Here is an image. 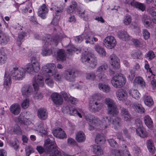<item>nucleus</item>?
I'll return each instance as SVG.
<instances>
[{
    "instance_id": "nucleus-54",
    "label": "nucleus",
    "mask_w": 156,
    "mask_h": 156,
    "mask_svg": "<svg viewBox=\"0 0 156 156\" xmlns=\"http://www.w3.org/2000/svg\"><path fill=\"white\" fill-rule=\"evenodd\" d=\"M104 138L103 135L98 134L96 136L95 141V142L98 144L100 143V142L101 141L104 140Z\"/></svg>"
},
{
    "instance_id": "nucleus-45",
    "label": "nucleus",
    "mask_w": 156,
    "mask_h": 156,
    "mask_svg": "<svg viewBox=\"0 0 156 156\" xmlns=\"http://www.w3.org/2000/svg\"><path fill=\"white\" fill-rule=\"evenodd\" d=\"M105 103L107 105V108L116 104L113 100L110 98H106L105 100Z\"/></svg>"
},
{
    "instance_id": "nucleus-25",
    "label": "nucleus",
    "mask_w": 156,
    "mask_h": 156,
    "mask_svg": "<svg viewBox=\"0 0 156 156\" xmlns=\"http://www.w3.org/2000/svg\"><path fill=\"white\" fill-rule=\"evenodd\" d=\"M144 121L145 125L148 128H151L153 126L152 120L149 115H146L144 117Z\"/></svg>"
},
{
    "instance_id": "nucleus-28",
    "label": "nucleus",
    "mask_w": 156,
    "mask_h": 156,
    "mask_svg": "<svg viewBox=\"0 0 156 156\" xmlns=\"http://www.w3.org/2000/svg\"><path fill=\"white\" fill-rule=\"evenodd\" d=\"M92 35V33L91 32H89L88 33H87L86 32H84L82 34V36H83V39L84 38L86 40V42L87 43H93V40H91V35Z\"/></svg>"
},
{
    "instance_id": "nucleus-1",
    "label": "nucleus",
    "mask_w": 156,
    "mask_h": 156,
    "mask_svg": "<svg viewBox=\"0 0 156 156\" xmlns=\"http://www.w3.org/2000/svg\"><path fill=\"white\" fill-rule=\"evenodd\" d=\"M40 69V65L37 63L35 65L30 63L26 65L25 69L18 66H11L9 69L10 75L13 80H21L25 76L26 70L31 74L37 73Z\"/></svg>"
},
{
    "instance_id": "nucleus-24",
    "label": "nucleus",
    "mask_w": 156,
    "mask_h": 156,
    "mask_svg": "<svg viewBox=\"0 0 156 156\" xmlns=\"http://www.w3.org/2000/svg\"><path fill=\"white\" fill-rule=\"evenodd\" d=\"M98 88L100 90L106 93H108L111 91V88L108 84L103 83L98 84Z\"/></svg>"
},
{
    "instance_id": "nucleus-31",
    "label": "nucleus",
    "mask_w": 156,
    "mask_h": 156,
    "mask_svg": "<svg viewBox=\"0 0 156 156\" xmlns=\"http://www.w3.org/2000/svg\"><path fill=\"white\" fill-rule=\"evenodd\" d=\"M93 151L94 154L98 155L103 154V151L100 146L98 145H94L92 146Z\"/></svg>"
},
{
    "instance_id": "nucleus-11",
    "label": "nucleus",
    "mask_w": 156,
    "mask_h": 156,
    "mask_svg": "<svg viewBox=\"0 0 156 156\" xmlns=\"http://www.w3.org/2000/svg\"><path fill=\"white\" fill-rule=\"evenodd\" d=\"M103 106L102 103L97 101H92L91 100L89 101V109L91 111L96 112L99 111Z\"/></svg>"
},
{
    "instance_id": "nucleus-2",
    "label": "nucleus",
    "mask_w": 156,
    "mask_h": 156,
    "mask_svg": "<svg viewBox=\"0 0 156 156\" xmlns=\"http://www.w3.org/2000/svg\"><path fill=\"white\" fill-rule=\"evenodd\" d=\"M85 117L89 125L93 124L95 127L100 126L102 129L108 128L111 121V117L107 116H103L101 119V121L97 117L90 114L87 115Z\"/></svg>"
},
{
    "instance_id": "nucleus-29",
    "label": "nucleus",
    "mask_w": 156,
    "mask_h": 156,
    "mask_svg": "<svg viewBox=\"0 0 156 156\" xmlns=\"http://www.w3.org/2000/svg\"><path fill=\"white\" fill-rule=\"evenodd\" d=\"M11 76L5 73V75L4 84L6 89L9 88L11 86Z\"/></svg>"
},
{
    "instance_id": "nucleus-30",
    "label": "nucleus",
    "mask_w": 156,
    "mask_h": 156,
    "mask_svg": "<svg viewBox=\"0 0 156 156\" xmlns=\"http://www.w3.org/2000/svg\"><path fill=\"white\" fill-rule=\"evenodd\" d=\"M94 48L96 51L101 56L104 57L106 56V52L102 47L96 44L95 45Z\"/></svg>"
},
{
    "instance_id": "nucleus-55",
    "label": "nucleus",
    "mask_w": 156,
    "mask_h": 156,
    "mask_svg": "<svg viewBox=\"0 0 156 156\" xmlns=\"http://www.w3.org/2000/svg\"><path fill=\"white\" fill-rule=\"evenodd\" d=\"M67 143L69 145L71 146H75L77 144V143L75 140L71 138L68 139Z\"/></svg>"
},
{
    "instance_id": "nucleus-4",
    "label": "nucleus",
    "mask_w": 156,
    "mask_h": 156,
    "mask_svg": "<svg viewBox=\"0 0 156 156\" xmlns=\"http://www.w3.org/2000/svg\"><path fill=\"white\" fill-rule=\"evenodd\" d=\"M45 144L46 150L49 153L51 152L49 156H62L56 148L57 146L55 142L51 141L49 139H48L46 140Z\"/></svg>"
},
{
    "instance_id": "nucleus-56",
    "label": "nucleus",
    "mask_w": 156,
    "mask_h": 156,
    "mask_svg": "<svg viewBox=\"0 0 156 156\" xmlns=\"http://www.w3.org/2000/svg\"><path fill=\"white\" fill-rule=\"evenodd\" d=\"M54 5H53V7L51 8L50 9L51 10L52 9H54L57 13L61 12L64 8V7L62 5L60 7L57 6V7L55 6V7H54Z\"/></svg>"
},
{
    "instance_id": "nucleus-59",
    "label": "nucleus",
    "mask_w": 156,
    "mask_h": 156,
    "mask_svg": "<svg viewBox=\"0 0 156 156\" xmlns=\"http://www.w3.org/2000/svg\"><path fill=\"white\" fill-rule=\"evenodd\" d=\"M147 57L150 60H151L155 57V55L154 52L152 51H151L147 54Z\"/></svg>"
},
{
    "instance_id": "nucleus-44",
    "label": "nucleus",
    "mask_w": 156,
    "mask_h": 156,
    "mask_svg": "<svg viewBox=\"0 0 156 156\" xmlns=\"http://www.w3.org/2000/svg\"><path fill=\"white\" fill-rule=\"evenodd\" d=\"M7 60V57L6 55L0 51V64H4L6 62Z\"/></svg>"
},
{
    "instance_id": "nucleus-47",
    "label": "nucleus",
    "mask_w": 156,
    "mask_h": 156,
    "mask_svg": "<svg viewBox=\"0 0 156 156\" xmlns=\"http://www.w3.org/2000/svg\"><path fill=\"white\" fill-rule=\"evenodd\" d=\"M52 52L51 49L48 48H44L42 50L41 54L43 56L49 55L52 53Z\"/></svg>"
},
{
    "instance_id": "nucleus-61",
    "label": "nucleus",
    "mask_w": 156,
    "mask_h": 156,
    "mask_svg": "<svg viewBox=\"0 0 156 156\" xmlns=\"http://www.w3.org/2000/svg\"><path fill=\"white\" fill-rule=\"evenodd\" d=\"M60 41V38L58 36L56 37L55 39H53L51 41L50 44H51L52 43L53 44H54L55 46H57L58 43Z\"/></svg>"
},
{
    "instance_id": "nucleus-10",
    "label": "nucleus",
    "mask_w": 156,
    "mask_h": 156,
    "mask_svg": "<svg viewBox=\"0 0 156 156\" xmlns=\"http://www.w3.org/2000/svg\"><path fill=\"white\" fill-rule=\"evenodd\" d=\"M116 96L118 100L124 102L126 105H129L130 102H128L126 100L127 98L128 94L126 91L122 89H118L116 92Z\"/></svg>"
},
{
    "instance_id": "nucleus-8",
    "label": "nucleus",
    "mask_w": 156,
    "mask_h": 156,
    "mask_svg": "<svg viewBox=\"0 0 156 156\" xmlns=\"http://www.w3.org/2000/svg\"><path fill=\"white\" fill-rule=\"evenodd\" d=\"M55 68L56 66L54 64L48 63L42 66V71L43 73L46 77H51L53 75V70Z\"/></svg>"
},
{
    "instance_id": "nucleus-22",
    "label": "nucleus",
    "mask_w": 156,
    "mask_h": 156,
    "mask_svg": "<svg viewBox=\"0 0 156 156\" xmlns=\"http://www.w3.org/2000/svg\"><path fill=\"white\" fill-rule=\"evenodd\" d=\"M107 112L108 114L113 115L118 114L119 112L116 103L108 108Z\"/></svg>"
},
{
    "instance_id": "nucleus-34",
    "label": "nucleus",
    "mask_w": 156,
    "mask_h": 156,
    "mask_svg": "<svg viewBox=\"0 0 156 156\" xmlns=\"http://www.w3.org/2000/svg\"><path fill=\"white\" fill-rule=\"evenodd\" d=\"M133 108L137 112L140 113H143L144 112L145 110L140 104L134 103L133 105Z\"/></svg>"
},
{
    "instance_id": "nucleus-15",
    "label": "nucleus",
    "mask_w": 156,
    "mask_h": 156,
    "mask_svg": "<svg viewBox=\"0 0 156 156\" xmlns=\"http://www.w3.org/2000/svg\"><path fill=\"white\" fill-rule=\"evenodd\" d=\"M51 98L53 102L56 105H60L63 103L62 96L57 93H53L51 95Z\"/></svg>"
},
{
    "instance_id": "nucleus-12",
    "label": "nucleus",
    "mask_w": 156,
    "mask_h": 156,
    "mask_svg": "<svg viewBox=\"0 0 156 156\" xmlns=\"http://www.w3.org/2000/svg\"><path fill=\"white\" fill-rule=\"evenodd\" d=\"M44 84L43 77L41 74L38 75L36 79L33 82V85L35 90H38L39 87H43Z\"/></svg>"
},
{
    "instance_id": "nucleus-53",
    "label": "nucleus",
    "mask_w": 156,
    "mask_h": 156,
    "mask_svg": "<svg viewBox=\"0 0 156 156\" xmlns=\"http://www.w3.org/2000/svg\"><path fill=\"white\" fill-rule=\"evenodd\" d=\"M70 114L73 115H78L80 118L82 117V115L81 113L75 109H73L72 110H70Z\"/></svg>"
},
{
    "instance_id": "nucleus-17",
    "label": "nucleus",
    "mask_w": 156,
    "mask_h": 156,
    "mask_svg": "<svg viewBox=\"0 0 156 156\" xmlns=\"http://www.w3.org/2000/svg\"><path fill=\"white\" fill-rule=\"evenodd\" d=\"M64 76L66 80L70 82L74 81L76 77L74 72L70 69H67L64 72Z\"/></svg>"
},
{
    "instance_id": "nucleus-62",
    "label": "nucleus",
    "mask_w": 156,
    "mask_h": 156,
    "mask_svg": "<svg viewBox=\"0 0 156 156\" xmlns=\"http://www.w3.org/2000/svg\"><path fill=\"white\" fill-rule=\"evenodd\" d=\"M30 60L31 61V62L30 63L35 65V64L36 63H37L39 65H40L39 61L37 60L36 57L34 56L30 58Z\"/></svg>"
},
{
    "instance_id": "nucleus-58",
    "label": "nucleus",
    "mask_w": 156,
    "mask_h": 156,
    "mask_svg": "<svg viewBox=\"0 0 156 156\" xmlns=\"http://www.w3.org/2000/svg\"><path fill=\"white\" fill-rule=\"evenodd\" d=\"M135 124L136 125V128L143 126V123L141 120L139 119H137L135 121Z\"/></svg>"
},
{
    "instance_id": "nucleus-51",
    "label": "nucleus",
    "mask_w": 156,
    "mask_h": 156,
    "mask_svg": "<svg viewBox=\"0 0 156 156\" xmlns=\"http://www.w3.org/2000/svg\"><path fill=\"white\" fill-rule=\"evenodd\" d=\"M53 76L54 80L57 81H59L61 80L62 79V76L61 75L58 73L53 72V74L51 76Z\"/></svg>"
},
{
    "instance_id": "nucleus-52",
    "label": "nucleus",
    "mask_w": 156,
    "mask_h": 156,
    "mask_svg": "<svg viewBox=\"0 0 156 156\" xmlns=\"http://www.w3.org/2000/svg\"><path fill=\"white\" fill-rule=\"evenodd\" d=\"M25 151L26 156H29L32 153L34 152L33 148L30 146H27L25 147Z\"/></svg>"
},
{
    "instance_id": "nucleus-35",
    "label": "nucleus",
    "mask_w": 156,
    "mask_h": 156,
    "mask_svg": "<svg viewBox=\"0 0 156 156\" xmlns=\"http://www.w3.org/2000/svg\"><path fill=\"white\" fill-rule=\"evenodd\" d=\"M121 121V119L118 117L112 119V122L113 125L112 127L115 129H117L120 126Z\"/></svg>"
},
{
    "instance_id": "nucleus-3",
    "label": "nucleus",
    "mask_w": 156,
    "mask_h": 156,
    "mask_svg": "<svg viewBox=\"0 0 156 156\" xmlns=\"http://www.w3.org/2000/svg\"><path fill=\"white\" fill-rule=\"evenodd\" d=\"M81 60L84 64L88 63L89 66L93 68H95L98 64L96 57L88 52L85 51L82 54Z\"/></svg>"
},
{
    "instance_id": "nucleus-6",
    "label": "nucleus",
    "mask_w": 156,
    "mask_h": 156,
    "mask_svg": "<svg viewBox=\"0 0 156 156\" xmlns=\"http://www.w3.org/2000/svg\"><path fill=\"white\" fill-rule=\"evenodd\" d=\"M108 68V65L106 62H104L97 68L96 72L98 73L97 74V76L99 80L104 81H105L107 80L106 76L105 73Z\"/></svg>"
},
{
    "instance_id": "nucleus-26",
    "label": "nucleus",
    "mask_w": 156,
    "mask_h": 156,
    "mask_svg": "<svg viewBox=\"0 0 156 156\" xmlns=\"http://www.w3.org/2000/svg\"><path fill=\"white\" fill-rule=\"evenodd\" d=\"M136 129V133L139 136L142 138H144L147 136V133L143 126Z\"/></svg>"
},
{
    "instance_id": "nucleus-7",
    "label": "nucleus",
    "mask_w": 156,
    "mask_h": 156,
    "mask_svg": "<svg viewBox=\"0 0 156 156\" xmlns=\"http://www.w3.org/2000/svg\"><path fill=\"white\" fill-rule=\"evenodd\" d=\"M67 11L69 13H75L77 12L82 17L81 18L83 19L84 18V15L86 12L85 10L82 12L79 10L77 3L74 0L71 1L70 4L67 9Z\"/></svg>"
},
{
    "instance_id": "nucleus-39",
    "label": "nucleus",
    "mask_w": 156,
    "mask_h": 156,
    "mask_svg": "<svg viewBox=\"0 0 156 156\" xmlns=\"http://www.w3.org/2000/svg\"><path fill=\"white\" fill-rule=\"evenodd\" d=\"M102 98L103 97L100 93H96L94 94L92 96L90 100H91L92 101H98L101 100Z\"/></svg>"
},
{
    "instance_id": "nucleus-50",
    "label": "nucleus",
    "mask_w": 156,
    "mask_h": 156,
    "mask_svg": "<svg viewBox=\"0 0 156 156\" xmlns=\"http://www.w3.org/2000/svg\"><path fill=\"white\" fill-rule=\"evenodd\" d=\"M29 105V99H26L23 101L21 104V106L23 109L27 108Z\"/></svg>"
},
{
    "instance_id": "nucleus-19",
    "label": "nucleus",
    "mask_w": 156,
    "mask_h": 156,
    "mask_svg": "<svg viewBox=\"0 0 156 156\" xmlns=\"http://www.w3.org/2000/svg\"><path fill=\"white\" fill-rule=\"evenodd\" d=\"M120 114L122 118L125 121H129L132 119L128 110L125 108H123L121 109Z\"/></svg>"
},
{
    "instance_id": "nucleus-49",
    "label": "nucleus",
    "mask_w": 156,
    "mask_h": 156,
    "mask_svg": "<svg viewBox=\"0 0 156 156\" xmlns=\"http://www.w3.org/2000/svg\"><path fill=\"white\" fill-rule=\"evenodd\" d=\"M132 41L134 45L136 47H139L143 44L141 39H133Z\"/></svg>"
},
{
    "instance_id": "nucleus-64",
    "label": "nucleus",
    "mask_w": 156,
    "mask_h": 156,
    "mask_svg": "<svg viewBox=\"0 0 156 156\" xmlns=\"http://www.w3.org/2000/svg\"><path fill=\"white\" fill-rule=\"evenodd\" d=\"M152 21V20H149V21L144 20V23L145 26L147 28H148L149 27H151L152 26V24L151 22Z\"/></svg>"
},
{
    "instance_id": "nucleus-13",
    "label": "nucleus",
    "mask_w": 156,
    "mask_h": 156,
    "mask_svg": "<svg viewBox=\"0 0 156 156\" xmlns=\"http://www.w3.org/2000/svg\"><path fill=\"white\" fill-rule=\"evenodd\" d=\"M112 153L116 156H123L124 154L126 156H130V155L126 146L125 145H123L121 150H115L112 151Z\"/></svg>"
},
{
    "instance_id": "nucleus-37",
    "label": "nucleus",
    "mask_w": 156,
    "mask_h": 156,
    "mask_svg": "<svg viewBox=\"0 0 156 156\" xmlns=\"http://www.w3.org/2000/svg\"><path fill=\"white\" fill-rule=\"evenodd\" d=\"M57 59L61 61L66 59V55L64 50L61 49L58 51L57 52Z\"/></svg>"
},
{
    "instance_id": "nucleus-9",
    "label": "nucleus",
    "mask_w": 156,
    "mask_h": 156,
    "mask_svg": "<svg viewBox=\"0 0 156 156\" xmlns=\"http://www.w3.org/2000/svg\"><path fill=\"white\" fill-rule=\"evenodd\" d=\"M116 41L115 38L112 36H108L104 40L103 44L107 48L112 49L116 45Z\"/></svg>"
},
{
    "instance_id": "nucleus-27",
    "label": "nucleus",
    "mask_w": 156,
    "mask_h": 156,
    "mask_svg": "<svg viewBox=\"0 0 156 156\" xmlns=\"http://www.w3.org/2000/svg\"><path fill=\"white\" fill-rule=\"evenodd\" d=\"M76 139L78 142H83L86 139V136L84 133L83 131H79L76 135Z\"/></svg>"
},
{
    "instance_id": "nucleus-42",
    "label": "nucleus",
    "mask_w": 156,
    "mask_h": 156,
    "mask_svg": "<svg viewBox=\"0 0 156 156\" xmlns=\"http://www.w3.org/2000/svg\"><path fill=\"white\" fill-rule=\"evenodd\" d=\"M142 55L141 52L139 50H136L132 52L131 56L133 58L139 59Z\"/></svg>"
},
{
    "instance_id": "nucleus-63",
    "label": "nucleus",
    "mask_w": 156,
    "mask_h": 156,
    "mask_svg": "<svg viewBox=\"0 0 156 156\" xmlns=\"http://www.w3.org/2000/svg\"><path fill=\"white\" fill-rule=\"evenodd\" d=\"M34 98L36 99H41L43 98V96L41 93L37 92L34 95Z\"/></svg>"
},
{
    "instance_id": "nucleus-57",
    "label": "nucleus",
    "mask_w": 156,
    "mask_h": 156,
    "mask_svg": "<svg viewBox=\"0 0 156 156\" xmlns=\"http://www.w3.org/2000/svg\"><path fill=\"white\" fill-rule=\"evenodd\" d=\"M142 33L143 36L145 39H148L149 38L150 34L147 29H144Z\"/></svg>"
},
{
    "instance_id": "nucleus-16",
    "label": "nucleus",
    "mask_w": 156,
    "mask_h": 156,
    "mask_svg": "<svg viewBox=\"0 0 156 156\" xmlns=\"http://www.w3.org/2000/svg\"><path fill=\"white\" fill-rule=\"evenodd\" d=\"M48 12V9L45 4L41 6L38 9V15L42 19H45Z\"/></svg>"
},
{
    "instance_id": "nucleus-41",
    "label": "nucleus",
    "mask_w": 156,
    "mask_h": 156,
    "mask_svg": "<svg viewBox=\"0 0 156 156\" xmlns=\"http://www.w3.org/2000/svg\"><path fill=\"white\" fill-rule=\"evenodd\" d=\"M9 144L11 147L14 148L15 150L17 151L19 147V142L17 140H10L9 141Z\"/></svg>"
},
{
    "instance_id": "nucleus-32",
    "label": "nucleus",
    "mask_w": 156,
    "mask_h": 156,
    "mask_svg": "<svg viewBox=\"0 0 156 156\" xmlns=\"http://www.w3.org/2000/svg\"><path fill=\"white\" fill-rule=\"evenodd\" d=\"M144 100L145 105L148 107L154 105V101L150 96L147 95L144 96Z\"/></svg>"
},
{
    "instance_id": "nucleus-48",
    "label": "nucleus",
    "mask_w": 156,
    "mask_h": 156,
    "mask_svg": "<svg viewBox=\"0 0 156 156\" xmlns=\"http://www.w3.org/2000/svg\"><path fill=\"white\" fill-rule=\"evenodd\" d=\"M50 77H48L46 78L45 82L48 86L52 87L53 86L54 81Z\"/></svg>"
},
{
    "instance_id": "nucleus-14",
    "label": "nucleus",
    "mask_w": 156,
    "mask_h": 156,
    "mask_svg": "<svg viewBox=\"0 0 156 156\" xmlns=\"http://www.w3.org/2000/svg\"><path fill=\"white\" fill-rule=\"evenodd\" d=\"M110 62L112 67L114 69H117L119 68L120 61L115 55L113 54L111 55L109 57Z\"/></svg>"
},
{
    "instance_id": "nucleus-23",
    "label": "nucleus",
    "mask_w": 156,
    "mask_h": 156,
    "mask_svg": "<svg viewBox=\"0 0 156 156\" xmlns=\"http://www.w3.org/2000/svg\"><path fill=\"white\" fill-rule=\"evenodd\" d=\"M37 116L41 119H45L48 116L46 110L44 108H40L37 111Z\"/></svg>"
},
{
    "instance_id": "nucleus-40",
    "label": "nucleus",
    "mask_w": 156,
    "mask_h": 156,
    "mask_svg": "<svg viewBox=\"0 0 156 156\" xmlns=\"http://www.w3.org/2000/svg\"><path fill=\"white\" fill-rule=\"evenodd\" d=\"M133 83L135 86L140 85L142 86L144 85L145 83L142 77H139L134 79Z\"/></svg>"
},
{
    "instance_id": "nucleus-46",
    "label": "nucleus",
    "mask_w": 156,
    "mask_h": 156,
    "mask_svg": "<svg viewBox=\"0 0 156 156\" xmlns=\"http://www.w3.org/2000/svg\"><path fill=\"white\" fill-rule=\"evenodd\" d=\"M96 76L95 73L93 72L88 73L86 74V79L87 80L91 81L94 80L96 78Z\"/></svg>"
},
{
    "instance_id": "nucleus-60",
    "label": "nucleus",
    "mask_w": 156,
    "mask_h": 156,
    "mask_svg": "<svg viewBox=\"0 0 156 156\" xmlns=\"http://www.w3.org/2000/svg\"><path fill=\"white\" fill-rule=\"evenodd\" d=\"M108 141L110 146L112 147H115L117 146L116 141L113 139H108Z\"/></svg>"
},
{
    "instance_id": "nucleus-20",
    "label": "nucleus",
    "mask_w": 156,
    "mask_h": 156,
    "mask_svg": "<svg viewBox=\"0 0 156 156\" xmlns=\"http://www.w3.org/2000/svg\"><path fill=\"white\" fill-rule=\"evenodd\" d=\"M54 136L56 137L63 139L66 137V135L64 131L61 128L55 129L52 131Z\"/></svg>"
},
{
    "instance_id": "nucleus-36",
    "label": "nucleus",
    "mask_w": 156,
    "mask_h": 156,
    "mask_svg": "<svg viewBox=\"0 0 156 156\" xmlns=\"http://www.w3.org/2000/svg\"><path fill=\"white\" fill-rule=\"evenodd\" d=\"M129 94L136 99L140 98V94L137 90L132 89L129 91Z\"/></svg>"
},
{
    "instance_id": "nucleus-5",
    "label": "nucleus",
    "mask_w": 156,
    "mask_h": 156,
    "mask_svg": "<svg viewBox=\"0 0 156 156\" xmlns=\"http://www.w3.org/2000/svg\"><path fill=\"white\" fill-rule=\"evenodd\" d=\"M126 81L125 76L123 74L120 73L116 74L113 77L111 83L114 87L120 88L125 84Z\"/></svg>"
},
{
    "instance_id": "nucleus-38",
    "label": "nucleus",
    "mask_w": 156,
    "mask_h": 156,
    "mask_svg": "<svg viewBox=\"0 0 156 156\" xmlns=\"http://www.w3.org/2000/svg\"><path fill=\"white\" fill-rule=\"evenodd\" d=\"M46 125L41 122L38 125L37 130L44 134H46L47 133V128L45 127Z\"/></svg>"
},
{
    "instance_id": "nucleus-33",
    "label": "nucleus",
    "mask_w": 156,
    "mask_h": 156,
    "mask_svg": "<svg viewBox=\"0 0 156 156\" xmlns=\"http://www.w3.org/2000/svg\"><path fill=\"white\" fill-rule=\"evenodd\" d=\"M118 36L119 38L123 41H128L130 39V36L126 31H122L119 32Z\"/></svg>"
},
{
    "instance_id": "nucleus-43",
    "label": "nucleus",
    "mask_w": 156,
    "mask_h": 156,
    "mask_svg": "<svg viewBox=\"0 0 156 156\" xmlns=\"http://www.w3.org/2000/svg\"><path fill=\"white\" fill-rule=\"evenodd\" d=\"M67 51V53L71 55H73L75 52L76 53V54H78L80 52V50L73 47L68 49Z\"/></svg>"
},
{
    "instance_id": "nucleus-21",
    "label": "nucleus",
    "mask_w": 156,
    "mask_h": 156,
    "mask_svg": "<svg viewBox=\"0 0 156 156\" xmlns=\"http://www.w3.org/2000/svg\"><path fill=\"white\" fill-rule=\"evenodd\" d=\"M10 111L14 115H18L20 112V106L18 104H13L11 106Z\"/></svg>"
},
{
    "instance_id": "nucleus-18",
    "label": "nucleus",
    "mask_w": 156,
    "mask_h": 156,
    "mask_svg": "<svg viewBox=\"0 0 156 156\" xmlns=\"http://www.w3.org/2000/svg\"><path fill=\"white\" fill-rule=\"evenodd\" d=\"M32 88L29 85H25L22 87L21 92L22 95L24 97H28L32 93Z\"/></svg>"
}]
</instances>
